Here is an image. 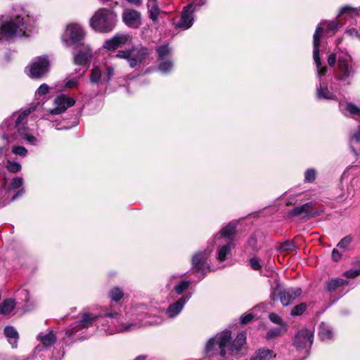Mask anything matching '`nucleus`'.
I'll return each instance as SVG.
<instances>
[{"mask_svg": "<svg viewBox=\"0 0 360 360\" xmlns=\"http://www.w3.org/2000/svg\"><path fill=\"white\" fill-rule=\"evenodd\" d=\"M102 311L103 313L100 315L84 314L80 321H76L71 325V328L66 331V335L70 337L72 336L79 330L90 326L94 321L101 317L110 319L112 323L115 324V331L119 333L133 330L141 326L158 325L162 322V319L159 316H150L147 313H143L136 317L137 319L141 321L140 323L134 322L130 324H125L122 321H120V313L112 307H105Z\"/></svg>", "mask_w": 360, "mask_h": 360, "instance_id": "f257e3e1", "label": "nucleus"}, {"mask_svg": "<svg viewBox=\"0 0 360 360\" xmlns=\"http://www.w3.org/2000/svg\"><path fill=\"white\" fill-rule=\"evenodd\" d=\"M230 330H224L211 338L205 346V356L216 360L226 359L229 356H236L246 342L244 333L237 335L232 342Z\"/></svg>", "mask_w": 360, "mask_h": 360, "instance_id": "f03ea898", "label": "nucleus"}, {"mask_svg": "<svg viewBox=\"0 0 360 360\" xmlns=\"http://www.w3.org/2000/svg\"><path fill=\"white\" fill-rule=\"evenodd\" d=\"M34 110L35 107H31L20 114H14L5 120L0 126L2 138L8 142L22 139L30 144L37 146L39 143V140L33 135L30 134L25 127L27 117Z\"/></svg>", "mask_w": 360, "mask_h": 360, "instance_id": "7ed1b4c3", "label": "nucleus"}, {"mask_svg": "<svg viewBox=\"0 0 360 360\" xmlns=\"http://www.w3.org/2000/svg\"><path fill=\"white\" fill-rule=\"evenodd\" d=\"M32 29V20L25 13L0 18V46L15 38L28 36Z\"/></svg>", "mask_w": 360, "mask_h": 360, "instance_id": "20e7f679", "label": "nucleus"}, {"mask_svg": "<svg viewBox=\"0 0 360 360\" xmlns=\"http://www.w3.org/2000/svg\"><path fill=\"white\" fill-rule=\"evenodd\" d=\"M323 32L322 23H321L316 29L313 36V58L316 66L317 75L321 79L322 76L325 75L327 72L328 68L326 66H322L321 58L319 57V46L320 38ZM316 96L319 99L335 100V96L333 92H330L326 84L320 79L319 86L316 89Z\"/></svg>", "mask_w": 360, "mask_h": 360, "instance_id": "39448f33", "label": "nucleus"}, {"mask_svg": "<svg viewBox=\"0 0 360 360\" xmlns=\"http://www.w3.org/2000/svg\"><path fill=\"white\" fill-rule=\"evenodd\" d=\"M117 21V15L112 9L101 8L91 18L89 23L92 29L100 33L112 31Z\"/></svg>", "mask_w": 360, "mask_h": 360, "instance_id": "423d86ee", "label": "nucleus"}, {"mask_svg": "<svg viewBox=\"0 0 360 360\" xmlns=\"http://www.w3.org/2000/svg\"><path fill=\"white\" fill-rule=\"evenodd\" d=\"M75 103L76 101L75 98L69 97L65 94H60L53 99V108L45 110L43 113L42 117L45 120L53 122L51 120V117L53 115L63 113L68 108L73 106ZM52 127L57 130L62 129V128L58 127V124L54 122H52Z\"/></svg>", "mask_w": 360, "mask_h": 360, "instance_id": "0eeeda50", "label": "nucleus"}, {"mask_svg": "<svg viewBox=\"0 0 360 360\" xmlns=\"http://www.w3.org/2000/svg\"><path fill=\"white\" fill-rule=\"evenodd\" d=\"M151 53L150 49L139 46L132 47L129 50L120 51L116 57L127 60L129 65L134 68L139 64L145 63Z\"/></svg>", "mask_w": 360, "mask_h": 360, "instance_id": "6e6552de", "label": "nucleus"}, {"mask_svg": "<svg viewBox=\"0 0 360 360\" xmlns=\"http://www.w3.org/2000/svg\"><path fill=\"white\" fill-rule=\"evenodd\" d=\"M355 68L352 64V57L347 52L340 51L338 53V68L335 77L338 80L345 81L355 73Z\"/></svg>", "mask_w": 360, "mask_h": 360, "instance_id": "1a4fd4ad", "label": "nucleus"}, {"mask_svg": "<svg viewBox=\"0 0 360 360\" xmlns=\"http://www.w3.org/2000/svg\"><path fill=\"white\" fill-rule=\"evenodd\" d=\"M50 63L46 56H39L34 58L27 67L28 75L32 79L43 77L49 72Z\"/></svg>", "mask_w": 360, "mask_h": 360, "instance_id": "9d476101", "label": "nucleus"}, {"mask_svg": "<svg viewBox=\"0 0 360 360\" xmlns=\"http://www.w3.org/2000/svg\"><path fill=\"white\" fill-rule=\"evenodd\" d=\"M84 37V32L78 24H70L67 26L62 39L67 46L71 44H79Z\"/></svg>", "mask_w": 360, "mask_h": 360, "instance_id": "9b49d317", "label": "nucleus"}, {"mask_svg": "<svg viewBox=\"0 0 360 360\" xmlns=\"http://www.w3.org/2000/svg\"><path fill=\"white\" fill-rule=\"evenodd\" d=\"M314 341V331L307 328L300 330L294 338L293 344L298 349H304L308 354Z\"/></svg>", "mask_w": 360, "mask_h": 360, "instance_id": "f8f14e48", "label": "nucleus"}, {"mask_svg": "<svg viewBox=\"0 0 360 360\" xmlns=\"http://www.w3.org/2000/svg\"><path fill=\"white\" fill-rule=\"evenodd\" d=\"M195 11L196 6L193 2L184 7L179 20L176 23V27L183 30L189 29L193 24Z\"/></svg>", "mask_w": 360, "mask_h": 360, "instance_id": "ddd939ff", "label": "nucleus"}, {"mask_svg": "<svg viewBox=\"0 0 360 360\" xmlns=\"http://www.w3.org/2000/svg\"><path fill=\"white\" fill-rule=\"evenodd\" d=\"M213 248H207L204 252H198L192 257V266L195 272H202L205 274L209 269L207 265V258L212 252Z\"/></svg>", "mask_w": 360, "mask_h": 360, "instance_id": "4468645a", "label": "nucleus"}, {"mask_svg": "<svg viewBox=\"0 0 360 360\" xmlns=\"http://www.w3.org/2000/svg\"><path fill=\"white\" fill-rule=\"evenodd\" d=\"M122 18L124 23L129 27L136 29L141 25V14L136 10L124 9Z\"/></svg>", "mask_w": 360, "mask_h": 360, "instance_id": "2eb2a0df", "label": "nucleus"}, {"mask_svg": "<svg viewBox=\"0 0 360 360\" xmlns=\"http://www.w3.org/2000/svg\"><path fill=\"white\" fill-rule=\"evenodd\" d=\"M314 203L311 202L305 203L301 206L296 207L288 212L290 217H313L319 214V212H313Z\"/></svg>", "mask_w": 360, "mask_h": 360, "instance_id": "dca6fc26", "label": "nucleus"}, {"mask_svg": "<svg viewBox=\"0 0 360 360\" xmlns=\"http://www.w3.org/2000/svg\"><path fill=\"white\" fill-rule=\"evenodd\" d=\"M302 293L300 288H290L283 290L278 294V298L283 306H288Z\"/></svg>", "mask_w": 360, "mask_h": 360, "instance_id": "f3484780", "label": "nucleus"}, {"mask_svg": "<svg viewBox=\"0 0 360 360\" xmlns=\"http://www.w3.org/2000/svg\"><path fill=\"white\" fill-rule=\"evenodd\" d=\"M190 297L188 295L183 296L176 302L169 304L166 310L167 316L169 319H174L183 310Z\"/></svg>", "mask_w": 360, "mask_h": 360, "instance_id": "a211bd4d", "label": "nucleus"}, {"mask_svg": "<svg viewBox=\"0 0 360 360\" xmlns=\"http://www.w3.org/2000/svg\"><path fill=\"white\" fill-rule=\"evenodd\" d=\"M236 226L234 223H229L217 233L213 238V241L216 243L222 238H226L229 240H233L232 237L236 233Z\"/></svg>", "mask_w": 360, "mask_h": 360, "instance_id": "6ab92c4d", "label": "nucleus"}, {"mask_svg": "<svg viewBox=\"0 0 360 360\" xmlns=\"http://www.w3.org/2000/svg\"><path fill=\"white\" fill-rule=\"evenodd\" d=\"M235 247L233 240H228L225 244L219 245L217 250V259L219 262H224L231 254V250Z\"/></svg>", "mask_w": 360, "mask_h": 360, "instance_id": "aec40b11", "label": "nucleus"}, {"mask_svg": "<svg viewBox=\"0 0 360 360\" xmlns=\"http://www.w3.org/2000/svg\"><path fill=\"white\" fill-rule=\"evenodd\" d=\"M41 345L45 348L51 347L56 341V338L53 331L41 332L37 336Z\"/></svg>", "mask_w": 360, "mask_h": 360, "instance_id": "412c9836", "label": "nucleus"}, {"mask_svg": "<svg viewBox=\"0 0 360 360\" xmlns=\"http://www.w3.org/2000/svg\"><path fill=\"white\" fill-rule=\"evenodd\" d=\"M340 108L345 116L360 117V108L351 102H347L345 104L340 103Z\"/></svg>", "mask_w": 360, "mask_h": 360, "instance_id": "4be33fe9", "label": "nucleus"}, {"mask_svg": "<svg viewBox=\"0 0 360 360\" xmlns=\"http://www.w3.org/2000/svg\"><path fill=\"white\" fill-rule=\"evenodd\" d=\"M92 56V50L89 46L84 47L74 56V63L83 65L87 63Z\"/></svg>", "mask_w": 360, "mask_h": 360, "instance_id": "5701e85b", "label": "nucleus"}, {"mask_svg": "<svg viewBox=\"0 0 360 360\" xmlns=\"http://www.w3.org/2000/svg\"><path fill=\"white\" fill-rule=\"evenodd\" d=\"M275 356L276 354L272 349L261 348L252 354L250 360H270Z\"/></svg>", "mask_w": 360, "mask_h": 360, "instance_id": "b1692460", "label": "nucleus"}, {"mask_svg": "<svg viewBox=\"0 0 360 360\" xmlns=\"http://www.w3.org/2000/svg\"><path fill=\"white\" fill-rule=\"evenodd\" d=\"M155 50L158 60L172 58V49L168 44L159 46Z\"/></svg>", "mask_w": 360, "mask_h": 360, "instance_id": "393cba45", "label": "nucleus"}, {"mask_svg": "<svg viewBox=\"0 0 360 360\" xmlns=\"http://www.w3.org/2000/svg\"><path fill=\"white\" fill-rule=\"evenodd\" d=\"M4 334L8 339L9 343L13 348L17 347V340L18 339V333L17 330L12 326H6L4 328Z\"/></svg>", "mask_w": 360, "mask_h": 360, "instance_id": "a878e982", "label": "nucleus"}, {"mask_svg": "<svg viewBox=\"0 0 360 360\" xmlns=\"http://www.w3.org/2000/svg\"><path fill=\"white\" fill-rule=\"evenodd\" d=\"M148 10L149 13V18L153 21L156 22L160 11L157 4V0H148Z\"/></svg>", "mask_w": 360, "mask_h": 360, "instance_id": "bb28decb", "label": "nucleus"}, {"mask_svg": "<svg viewBox=\"0 0 360 360\" xmlns=\"http://www.w3.org/2000/svg\"><path fill=\"white\" fill-rule=\"evenodd\" d=\"M319 335L321 340L326 341L331 340L333 333L330 326L325 323H321L319 326Z\"/></svg>", "mask_w": 360, "mask_h": 360, "instance_id": "cd10ccee", "label": "nucleus"}, {"mask_svg": "<svg viewBox=\"0 0 360 360\" xmlns=\"http://www.w3.org/2000/svg\"><path fill=\"white\" fill-rule=\"evenodd\" d=\"M103 70L101 66H94L91 72L90 81L93 84H98L103 82Z\"/></svg>", "mask_w": 360, "mask_h": 360, "instance_id": "c85d7f7f", "label": "nucleus"}, {"mask_svg": "<svg viewBox=\"0 0 360 360\" xmlns=\"http://www.w3.org/2000/svg\"><path fill=\"white\" fill-rule=\"evenodd\" d=\"M348 285V281L342 278H333L328 281L327 289L330 292L335 291L338 288Z\"/></svg>", "mask_w": 360, "mask_h": 360, "instance_id": "c756f323", "label": "nucleus"}, {"mask_svg": "<svg viewBox=\"0 0 360 360\" xmlns=\"http://www.w3.org/2000/svg\"><path fill=\"white\" fill-rule=\"evenodd\" d=\"M101 68L103 70V82L108 83L115 74V68L108 64L102 65Z\"/></svg>", "mask_w": 360, "mask_h": 360, "instance_id": "7c9ffc66", "label": "nucleus"}, {"mask_svg": "<svg viewBox=\"0 0 360 360\" xmlns=\"http://www.w3.org/2000/svg\"><path fill=\"white\" fill-rule=\"evenodd\" d=\"M15 306V303L13 300H6L0 304V313L8 314L14 309Z\"/></svg>", "mask_w": 360, "mask_h": 360, "instance_id": "2f4dec72", "label": "nucleus"}, {"mask_svg": "<svg viewBox=\"0 0 360 360\" xmlns=\"http://www.w3.org/2000/svg\"><path fill=\"white\" fill-rule=\"evenodd\" d=\"M158 61H159L158 69L162 73H165V74L168 73L172 70L174 63H173L172 58L165 59V60H158Z\"/></svg>", "mask_w": 360, "mask_h": 360, "instance_id": "473e14b6", "label": "nucleus"}, {"mask_svg": "<svg viewBox=\"0 0 360 360\" xmlns=\"http://www.w3.org/2000/svg\"><path fill=\"white\" fill-rule=\"evenodd\" d=\"M115 36L119 47L131 43L132 37L129 34H117Z\"/></svg>", "mask_w": 360, "mask_h": 360, "instance_id": "72a5a7b5", "label": "nucleus"}, {"mask_svg": "<svg viewBox=\"0 0 360 360\" xmlns=\"http://www.w3.org/2000/svg\"><path fill=\"white\" fill-rule=\"evenodd\" d=\"M124 297L123 290L118 287H114L109 291V297L115 302H118Z\"/></svg>", "mask_w": 360, "mask_h": 360, "instance_id": "f704fd0d", "label": "nucleus"}, {"mask_svg": "<svg viewBox=\"0 0 360 360\" xmlns=\"http://www.w3.org/2000/svg\"><path fill=\"white\" fill-rule=\"evenodd\" d=\"M304 181L306 183H313L317 176V172L314 168L307 169L304 174Z\"/></svg>", "mask_w": 360, "mask_h": 360, "instance_id": "c9c22d12", "label": "nucleus"}, {"mask_svg": "<svg viewBox=\"0 0 360 360\" xmlns=\"http://www.w3.org/2000/svg\"><path fill=\"white\" fill-rule=\"evenodd\" d=\"M191 284L189 281H181L176 284L174 289L177 295H181L186 290H187Z\"/></svg>", "mask_w": 360, "mask_h": 360, "instance_id": "e433bc0d", "label": "nucleus"}, {"mask_svg": "<svg viewBox=\"0 0 360 360\" xmlns=\"http://www.w3.org/2000/svg\"><path fill=\"white\" fill-rule=\"evenodd\" d=\"M246 248H250L252 252H257L260 248L257 245V239L255 234L248 240Z\"/></svg>", "mask_w": 360, "mask_h": 360, "instance_id": "4c0bfd02", "label": "nucleus"}, {"mask_svg": "<svg viewBox=\"0 0 360 360\" xmlns=\"http://www.w3.org/2000/svg\"><path fill=\"white\" fill-rule=\"evenodd\" d=\"M103 47L109 51L115 50L119 47L115 36L106 40L103 44Z\"/></svg>", "mask_w": 360, "mask_h": 360, "instance_id": "58836bf2", "label": "nucleus"}, {"mask_svg": "<svg viewBox=\"0 0 360 360\" xmlns=\"http://www.w3.org/2000/svg\"><path fill=\"white\" fill-rule=\"evenodd\" d=\"M23 184V179L20 176L13 178L9 185L8 190H15L22 187Z\"/></svg>", "mask_w": 360, "mask_h": 360, "instance_id": "ea45409f", "label": "nucleus"}, {"mask_svg": "<svg viewBox=\"0 0 360 360\" xmlns=\"http://www.w3.org/2000/svg\"><path fill=\"white\" fill-rule=\"evenodd\" d=\"M352 241V238L350 236H347L343 238L338 244V247L343 250L349 249V245Z\"/></svg>", "mask_w": 360, "mask_h": 360, "instance_id": "a19ab883", "label": "nucleus"}, {"mask_svg": "<svg viewBox=\"0 0 360 360\" xmlns=\"http://www.w3.org/2000/svg\"><path fill=\"white\" fill-rule=\"evenodd\" d=\"M285 329V326H281L275 327L273 328H271L267 334L266 337L267 338H274L281 335V332Z\"/></svg>", "mask_w": 360, "mask_h": 360, "instance_id": "79ce46f5", "label": "nucleus"}, {"mask_svg": "<svg viewBox=\"0 0 360 360\" xmlns=\"http://www.w3.org/2000/svg\"><path fill=\"white\" fill-rule=\"evenodd\" d=\"M340 15L343 14H349L350 17L356 16L359 14V11L356 8H353L351 6H345L340 10Z\"/></svg>", "mask_w": 360, "mask_h": 360, "instance_id": "37998d69", "label": "nucleus"}, {"mask_svg": "<svg viewBox=\"0 0 360 360\" xmlns=\"http://www.w3.org/2000/svg\"><path fill=\"white\" fill-rule=\"evenodd\" d=\"M6 167L9 172L13 173L18 172L21 169L20 164L11 160L7 161Z\"/></svg>", "mask_w": 360, "mask_h": 360, "instance_id": "c03bdc74", "label": "nucleus"}, {"mask_svg": "<svg viewBox=\"0 0 360 360\" xmlns=\"http://www.w3.org/2000/svg\"><path fill=\"white\" fill-rule=\"evenodd\" d=\"M307 309V304L305 303H301L294 307L291 311L292 316H300Z\"/></svg>", "mask_w": 360, "mask_h": 360, "instance_id": "a18cd8bd", "label": "nucleus"}, {"mask_svg": "<svg viewBox=\"0 0 360 360\" xmlns=\"http://www.w3.org/2000/svg\"><path fill=\"white\" fill-rule=\"evenodd\" d=\"M360 275V264L358 268H352L344 272L343 276L348 278H354Z\"/></svg>", "mask_w": 360, "mask_h": 360, "instance_id": "49530a36", "label": "nucleus"}, {"mask_svg": "<svg viewBox=\"0 0 360 360\" xmlns=\"http://www.w3.org/2000/svg\"><path fill=\"white\" fill-rule=\"evenodd\" d=\"M12 152L16 155L25 157L27 154V150L23 146H14L12 148Z\"/></svg>", "mask_w": 360, "mask_h": 360, "instance_id": "de8ad7c7", "label": "nucleus"}, {"mask_svg": "<svg viewBox=\"0 0 360 360\" xmlns=\"http://www.w3.org/2000/svg\"><path fill=\"white\" fill-rule=\"evenodd\" d=\"M269 319L274 323L278 324L281 326H285L282 318L275 313L269 314Z\"/></svg>", "mask_w": 360, "mask_h": 360, "instance_id": "09e8293b", "label": "nucleus"}, {"mask_svg": "<svg viewBox=\"0 0 360 360\" xmlns=\"http://www.w3.org/2000/svg\"><path fill=\"white\" fill-rule=\"evenodd\" d=\"M64 87L65 89H72L77 86L79 82V77H75L72 79H66L64 80Z\"/></svg>", "mask_w": 360, "mask_h": 360, "instance_id": "8fccbe9b", "label": "nucleus"}, {"mask_svg": "<svg viewBox=\"0 0 360 360\" xmlns=\"http://www.w3.org/2000/svg\"><path fill=\"white\" fill-rule=\"evenodd\" d=\"M50 90L49 86L46 84H41L35 92L36 96H42L49 93Z\"/></svg>", "mask_w": 360, "mask_h": 360, "instance_id": "3c124183", "label": "nucleus"}, {"mask_svg": "<svg viewBox=\"0 0 360 360\" xmlns=\"http://www.w3.org/2000/svg\"><path fill=\"white\" fill-rule=\"evenodd\" d=\"M354 143H360V126L351 134L350 136V144Z\"/></svg>", "mask_w": 360, "mask_h": 360, "instance_id": "603ef678", "label": "nucleus"}, {"mask_svg": "<svg viewBox=\"0 0 360 360\" xmlns=\"http://www.w3.org/2000/svg\"><path fill=\"white\" fill-rule=\"evenodd\" d=\"M250 265L252 269L256 271L262 268L259 261L257 257H252L250 259Z\"/></svg>", "mask_w": 360, "mask_h": 360, "instance_id": "864d4df0", "label": "nucleus"}, {"mask_svg": "<svg viewBox=\"0 0 360 360\" xmlns=\"http://www.w3.org/2000/svg\"><path fill=\"white\" fill-rule=\"evenodd\" d=\"M281 249L284 251L292 250L295 249V245L290 241H285L281 245Z\"/></svg>", "mask_w": 360, "mask_h": 360, "instance_id": "5fc2aeb1", "label": "nucleus"}, {"mask_svg": "<svg viewBox=\"0 0 360 360\" xmlns=\"http://www.w3.org/2000/svg\"><path fill=\"white\" fill-rule=\"evenodd\" d=\"M340 25L337 22H330L328 25V31L334 34Z\"/></svg>", "mask_w": 360, "mask_h": 360, "instance_id": "6e6d98bb", "label": "nucleus"}, {"mask_svg": "<svg viewBox=\"0 0 360 360\" xmlns=\"http://www.w3.org/2000/svg\"><path fill=\"white\" fill-rule=\"evenodd\" d=\"M339 52H338L337 53H332L330 54L329 56H328V65L330 66V67H333L334 66V65L335 64V62L338 59V53Z\"/></svg>", "mask_w": 360, "mask_h": 360, "instance_id": "4d7b16f0", "label": "nucleus"}, {"mask_svg": "<svg viewBox=\"0 0 360 360\" xmlns=\"http://www.w3.org/2000/svg\"><path fill=\"white\" fill-rule=\"evenodd\" d=\"M253 319V315L252 314H248L243 315L240 318V321L243 324H246L250 322Z\"/></svg>", "mask_w": 360, "mask_h": 360, "instance_id": "13d9d810", "label": "nucleus"}, {"mask_svg": "<svg viewBox=\"0 0 360 360\" xmlns=\"http://www.w3.org/2000/svg\"><path fill=\"white\" fill-rule=\"evenodd\" d=\"M342 253H340L337 249H333L332 252V258L334 261L337 262L341 259Z\"/></svg>", "mask_w": 360, "mask_h": 360, "instance_id": "bf43d9fd", "label": "nucleus"}, {"mask_svg": "<svg viewBox=\"0 0 360 360\" xmlns=\"http://www.w3.org/2000/svg\"><path fill=\"white\" fill-rule=\"evenodd\" d=\"M25 193V189L21 188L11 198V200L13 201L17 199L18 197L21 196Z\"/></svg>", "mask_w": 360, "mask_h": 360, "instance_id": "052dcab7", "label": "nucleus"}, {"mask_svg": "<svg viewBox=\"0 0 360 360\" xmlns=\"http://www.w3.org/2000/svg\"><path fill=\"white\" fill-rule=\"evenodd\" d=\"M177 278H178V276H175V275H173V276H170L169 279V283H167V287L168 288H169L170 286L172 285V283H173V280L176 279Z\"/></svg>", "mask_w": 360, "mask_h": 360, "instance_id": "680f3d73", "label": "nucleus"}, {"mask_svg": "<svg viewBox=\"0 0 360 360\" xmlns=\"http://www.w3.org/2000/svg\"><path fill=\"white\" fill-rule=\"evenodd\" d=\"M347 33L349 35H357L358 32L355 29H351L347 30Z\"/></svg>", "mask_w": 360, "mask_h": 360, "instance_id": "e2e57ef3", "label": "nucleus"}, {"mask_svg": "<svg viewBox=\"0 0 360 360\" xmlns=\"http://www.w3.org/2000/svg\"><path fill=\"white\" fill-rule=\"evenodd\" d=\"M126 1L132 4L137 5V6H139L141 4V0H126Z\"/></svg>", "mask_w": 360, "mask_h": 360, "instance_id": "0e129e2a", "label": "nucleus"}, {"mask_svg": "<svg viewBox=\"0 0 360 360\" xmlns=\"http://www.w3.org/2000/svg\"><path fill=\"white\" fill-rule=\"evenodd\" d=\"M196 7H200L205 4V0H198L197 3H193Z\"/></svg>", "mask_w": 360, "mask_h": 360, "instance_id": "69168bd1", "label": "nucleus"}, {"mask_svg": "<svg viewBox=\"0 0 360 360\" xmlns=\"http://www.w3.org/2000/svg\"><path fill=\"white\" fill-rule=\"evenodd\" d=\"M5 152L4 147H0V158L4 155Z\"/></svg>", "mask_w": 360, "mask_h": 360, "instance_id": "338daca9", "label": "nucleus"}, {"mask_svg": "<svg viewBox=\"0 0 360 360\" xmlns=\"http://www.w3.org/2000/svg\"><path fill=\"white\" fill-rule=\"evenodd\" d=\"M146 359V356L143 355H141L137 356L134 360H144Z\"/></svg>", "mask_w": 360, "mask_h": 360, "instance_id": "774afa93", "label": "nucleus"}]
</instances>
